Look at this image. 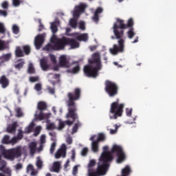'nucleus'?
I'll list each match as a JSON object with an SVG mask.
<instances>
[{
    "label": "nucleus",
    "mask_w": 176,
    "mask_h": 176,
    "mask_svg": "<svg viewBox=\"0 0 176 176\" xmlns=\"http://www.w3.org/2000/svg\"><path fill=\"white\" fill-rule=\"evenodd\" d=\"M134 25V21L133 18H130L126 25L124 23V20L117 19V22L114 23L113 26V34L116 39H120L118 41V45L114 44L112 48L109 49V52L113 56L119 54V53H123L124 52V39L122 38L124 36V30L131 28Z\"/></svg>",
    "instance_id": "nucleus-1"
},
{
    "label": "nucleus",
    "mask_w": 176,
    "mask_h": 176,
    "mask_svg": "<svg viewBox=\"0 0 176 176\" xmlns=\"http://www.w3.org/2000/svg\"><path fill=\"white\" fill-rule=\"evenodd\" d=\"M67 100H66V104L67 107V113L66 115L67 119L71 118L73 120H67L65 121V124L67 126H72L76 119H78V109L76 108V101L80 100L82 97V89L79 87L74 88L73 91L68 92L67 94Z\"/></svg>",
    "instance_id": "nucleus-2"
},
{
    "label": "nucleus",
    "mask_w": 176,
    "mask_h": 176,
    "mask_svg": "<svg viewBox=\"0 0 176 176\" xmlns=\"http://www.w3.org/2000/svg\"><path fill=\"white\" fill-rule=\"evenodd\" d=\"M52 43H48L43 47V50L46 52H52V50H64L65 46H70L71 49H78L80 44L76 40L68 37H63L56 39V41H51Z\"/></svg>",
    "instance_id": "nucleus-3"
},
{
    "label": "nucleus",
    "mask_w": 176,
    "mask_h": 176,
    "mask_svg": "<svg viewBox=\"0 0 176 176\" xmlns=\"http://www.w3.org/2000/svg\"><path fill=\"white\" fill-rule=\"evenodd\" d=\"M89 64L84 67V74L88 78H97L98 71L101 69V55L100 52H96L91 55Z\"/></svg>",
    "instance_id": "nucleus-4"
},
{
    "label": "nucleus",
    "mask_w": 176,
    "mask_h": 176,
    "mask_svg": "<svg viewBox=\"0 0 176 176\" xmlns=\"http://www.w3.org/2000/svg\"><path fill=\"white\" fill-rule=\"evenodd\" d=\"M124 108V104H119V99L116 102H113L111 104L110 111H109V118L110 119H118L123 115V109Z\"/></svg>",
    "instance_id": "nucleus-5"
},
{
    "label": "nucleus",
    "mask_w": 176,
    "mask_h": 176,
    "mask_svg": "<svg viewBox=\"0 0 176 176\" xmlns=\"http://www.w3.org/2000/svg\"><path fill=\"white\" fill-rule=\"evenodd\" d=\"M104 91L109 97H115L119 93V87L117 83L107 80L104 82Z\"/></svg>",
    "instance_id": "nucleus-6"
},
{
    "label": "nucleus",
    "mask_w": 176,
    "mask_h": 176,
    "mask_svg": "<svg viewBox=\"0 0 176 176\" xmlns=\"http://www.w3.org/2000/svg\"><path fill=\"white\" fill-rule=\"evenodd\" d=\"M109 149L108 146H104L103 152L99 158V163H102L107 166H109V162L113 160V157L111 154V152L108 151Z\"/></svg>",
    "instance_id": "nucleus-7"
},
{
    "label": "nucleus",
    "mask_w": 176,
    "mask_h": 176,
    "mask_svg": "<svg viewBox=\"0 0 176 176\" xmlns=\"http://www.w3.org/2000/svg\"><path fill=\"white\" fill-rule=\"evenodd\" d=\"M108 166L102 164L101 162L98 163V168L96 171H94L93 169H88V176H100L105 175L107 173V168H108Z\"/></svg>",
    "instance_id": "nucleus-8"
},
{
    "label": "nucleus",
    "mask_w": 176,
    "mask_h": 176,
    "mask_svg": "<svg viewBox=\"0 0 176 176\" xmlns=\"http://www.w3.org/2000/svg\"><path fill=\"white\" fill-rule=\"evenodd\" d=\"M111 153L117 155V163H123L126 160V154L120 146L114 144L111 148Z\"/></svg>",
    "instance_id": "nucleus-9"
},
{
    "label": "nucleus",
    "mask_w": 176,
    "mask_h": 176,
    "mask_svg": "<svg viewBox=\"0 0 176 176\" xmlns=\"http://www.w3.org/2000/svg\"><path fill=\"white\" fill-rule=\"evenodd\" d=\"M21 146H19L14 148H11L8 150L4 153V156L6 159H9L10 160H14L16 157H20L21 156Z\"/></svg>",
    "instance_id": "nucleus-10"
},
{
    "label": "nucleus",
    "mask_w": 176,
    "mask_h": 176,
    "mask_svg": "<svg viewBox=\"0 0 176 176\" xmlns=\"http://www.w3.org/2000/svg\"><path fill=\"white\" fill-rule=\"evenodd\" d=\"M43 43H45V36L43 34H38L34 38V46L36 49L39 50Z\"/></svg>",
    "instance_id": "nucleus-11"
},
{
    "label": "nucleus",
    "mask_w": 176,
    "mask_h": 176,
    "mask_svg": "<svg viewBox=\"0 0 176 176\" xmlns=\"http://www.w3.org/2000/svg\"><path fill=\"white\" fill-rule=\"evenodd\" d=\"M58 64L61 68H69V67H71L69 60H68V58H67V56L65 55H62L59 57Z\"/></svg>",
    "instance_id": "nucleus-12"
},
{
    "label": "nucleus",
    "mask_w": 176,
    "mask_h": 176,
    "mask_svg": "<svg viewBox=\"0 0 176 176\" xmlns=\"http://www.w3.org/2000/svg\"><path fill=\"white\" fill-rule=\"evenodd\" d=\"M67 156V146L63 144L62 146L57 150L55 153V159H60V157H65Z\"/></svg>",
    "instance_id": "nucleus-13"
},
{
    "label": "nucleus",
    "mask_w": 176,
    "mask_h": 176,
    "mask_svg": "<svg viewBox=\"0 0 176 176\" xmlns=\"http://www.w3.org/2000/svg\"><path fill=\"white\" fill-rule=\"evenodd\" d=\"M94 138H96V135H92L90 138L89 140L92 141L91 143V149L92 151L94 152L95 153H97V152H98V142H96V140H94Z\"/></svg>",
    "instance_id": "nucleus-14"
},
{
    "label": "nucleus",
    "mask_w": 176,
    "mask_h": 176,
    "mask_svg": "<svg viewBox=\"0 0 176 176\" xmlns=\"http://www.w3.org/2000/svg\"><path fill=\"white\" fill-rule=\"evenodd\" d=\"M102 12H104V10L102 9V8H101V7L98 8L96 10L94 14L92 17L93 21H95L96 23L98 22V21L100 20V16L98 15L101 14V13H102Z\"/></svg>",
    "instance_id": "nucleus-15"
},
{
    "label": "nucleus",
    "mask_w": 176,
    "mask_h": 176,
    "mask_svg": "<svg viewBox=\"0 0 176 176\" xmlns=\"http://www.w3.org/2000/svg\"><path fill=\"white\" fill-rule=\"evenodd\" d=\"M0 85L3 89H6L9 86V79L6 78V76L3 75L0 78Z\"/></svg>",
    "instance_id": "nucleus-16"
},
{
    "label": "nucleus",
    "mask_w": 176,
    "mask_h": 176,
    "mask_svg": "<svg viewBox=\"0 0 176 176\" xmlns=\"http://www.w3.org/2000/svg\"><path fill=\"white\" fill-rule=\"evenodd\" d=\"M17 122H15L12 123L10 126L7 127V133H10V134H14L16 133V129L18 127Z\"/></svg>",
    "instance_id": "nucleus-17"
},
{
    "label": "nucleus",
    "mask_w": 176,
    "mask_h": 176,
    "mask_svg": "<svg viewBox=\"0 0 176 176\" xmlns=\"http://www.w3.org/2000/svg\"><path fill=\"white\" fill-rule=\"evenodd\" d=\"M61 169V163L58 161L54 162L52 166L54 173H60Z\"/></svg>",
    "instance_id": "nucleus-18"
},
{
    "label": "nucleus",
    "mask_w": 176,
    "mask_h": 176,
    "mask_svg": "<svg viewBox=\"0 0 176 176\" xmlns=\"http://www.w3.org/2000/svg\"><path fill=\"white\" fill-rule=\"evenodd\" d=\"M29 148L30 151V154L35 155V153L36 152V142H32L31 143H30Z\"/></svg>",
    "instance_id": "nucleus-19"
},
{
    "label": "nucleus",
    "mask_w": 176,
    "mask_h": 176,
    "mask_svg": "<svg viewBox=\"0 0 176 176\" xmlns=\"http://www.w3.org/2000/svg\"><path fill=\"white\" fill-rule=\"evenodd\" d=\"M10 57H12L11 54H6L0 57V64L3 63H6V61H9L10 60Z\"/></svg>",
    "instance_id": "nucleus-20"
},
{
    "label": "nucleus",
    "mask_w": 176,
    "mask_h": 176,
    "mask_svg": "<svg viewBox=\"0 0 176 176\" xmlns=\"http://www.w3.org/2000/svg\"><path fill=\"white\" fill-rule=\"evenodd\" d=\"M40 65L43 71H47L49 69V65H47V60L45 59H41L40 60Z\"/></svg>",
    "instance_id": "nucleus-21"
},
{
    "label": "nucleus",
    "mask_w": 176,
    "mask_h": 176,
    "mask_svg": "<svg viewBox=\"0 0 176 176\" xmlns=\"http://www.w3.org/2000/svg\"><path fill=\"white\" fill-rule=\"evenodd\" d=\"M86 8H87V6H86V4L81 3L79 6H76V10L78 11L80 13H85Z\"/></svg>",
    "instance_id": "nucleus-22"
},
{
    "label": "nucleus",
    "mask_w": 176,
    "mask_h": 176,
    "mask_svg": "<svg viewBox=\"0 0 176 176\" xmlns=\"http://www.w3.org/2000/svg\"><path fill=\"white\" fill-rule=\"evenodd\" d=\"M38 111H45L47 108V104L45 102H39L37 105Z\"/></svg>",
    "instance_id": "nucleus-23"
},
{
    "label": "nucleus",
    "mask_w": 176,
    "mask_h": 176,
    "mask_svg": "<svg viewBox=\"0 0 176 176\" xmlns=\"http://www.w3.org/2000/svg\"><path fill=\"white\" fill-rule=\"evenodd\" d=\"M24 64H25L24 60L23 59H19L17 63L14 65V68H16V69H21V68L24 67Z\"/></svg>",
    "instance_id": "nucleus-24"
},
{
    "label": "nucleus",
    "mask_w": 176,
    "mask_h": 176,
    "mask_svg": "<svg viewBox=\"0 0 176 176\" xmlns=\"http://www.w3.org/2000/svg\"><path fill=\"white\" fill-rule=\"evenodd\" d=\"M129 28V30L127 32V36L129 39H133L135 35V32H134V28L133 26Z\"/></svg>",
    "instance_id": "nucleus-25"
},
{
    "label": "nucleus",
    "mask_w": 176,
    "mask_h": 176,
    "mask_svg": "<svg viewBox=\"0 0 176 176\" xmlns=\"http://www.w3.org/2000/svg\"><path fill=\"white\" fill-rule=\"evenodd\" d=\"M76 39L78 41H83L84 42H87V41L89 39V36L87 34H82L80 36H78L76 37Z\"/></svg>",
    "instance_id": "nucleus-26"
},
{
    "label": "nucleus",
    "mask_w": 176,
    "mask_h": 176,
    "mask_svg": "<svg viewBox=\"0 0 176 176\" xmlns=\"http://www.w3.org/2000/svg\"><path fill=\"white\" fill-rule=\"evenodd\" d=\"M69 25L72 28H76L78 27V19H71L69 21Z\"/></svg>",
    "instance_id": "nucleus-27"
},
{
    "label": "nucleus",
    "mask_w": 176,
    "mask_h": 176,
    "mask_svg": "<svg viewBox=\"0 0 176 176\" xmlns=\"http://www.w3.org/2000/svg\"><path fill=\"white\" fill-rule=\"evenodd\" d=\"M105 140H106L105 134L99 133L98 135V138L96 141L99 143V142H104V141H105Z\"/></svg>",
    "instance_id": "nucleus-28"
},
{
    "label": "nucleus",
    "mask_w": 176,
    "mask_h": 176,
    "mask_svg": "<svg viewBox=\"0 0 176 176\" xmlns=\"http://www.w3.org/2000/svg\"><path fill=\"white\" fill-rule=\"evenodd\" d=\"M15 54L16 57H24V53H23V51L20 47H16Z\"/></svg>",
    "instance_id": "nucleus-29"
},
{
    "label": "nucleus",
    "mask_w": 176,
    "mask_h": 176,
    "mask_svg": "<svg viewBox=\"0 0 176 176\" xmlns=\"http://www.w3.org/2000/svg\"><path fill=\"white\" fill-rule=\"evenodd\" d=\"M38 118L40 120H43L45 118H50V113L45 116V113H43V111H41L40 113L38 116Z\"/></svg>",
    "instance_id": "nucleus-30"
},
{
    "label": "nucleus",
    "mask_w": 176,
    "mask_h": 176,
    "mask_svg": "<svg viewBox=\"0 0 176 176\" xmlns=\"http://www.w3.org/2000/svg\"><path fill=\"white\" fill-rule=\"evenodd\" d=\"M2 142L3 144H6V145L10 144V136L8 135H4Z\"/></svg>",
    "instance_id": "nucleus-31"
},
{
    "label": "nucleus",
    "mask_w": 176,
    "mask_h": 176,
    "mask_svg": "<svg viewBox=\"0 0 176 176\" xmlns=\"http://www.w3.org/2000/svg\"><path fill=\"white\" fill-rule=\"evenodd\" d=\"M80 71V67L79 65H76L72 70H68V72H71V74H78Z\"/></svg>",
    "instance_id": "nucleus-32"
},
{
    "label": "nucleus",
    "mask_w": 176,
    "mask_h": 176,
    "mask_svg": "<svg viewBox=\"0 0 176 176\" xmlns=\"http://www.w3.org/2000/svg\"><path fill=\"white\" fill-rule=\"evenodd\" d=\"M34 122H31L30 124L25 129V133L28 134H30L32 131V129H34Z\"/></svg>",
    "instance_id": "nucleus-33"
},
{
    "label": "nucleus",
    "mask_w": 176,
    "mask_h": 176,
    "mask_svg": "<svg viewBox=\"0 0 176 176\" xmlns=\"http://www.w3.org/2000/svg\"><path fill=\"white\" fill-rule=\"evenodd\" d=\"M28 74H35V68H34V65L32 63H30L28 69Z\"/></svg>",
    "instance_id": "nucleus-34"
},
{
    "label": "nucleus",
    "mask_w": 176,
    "mask_h": 176,
    "mask_svg": "<svg viewBox=\"0 0 176 176\" xmlns=\"http://www.w3.org/2000/svg\"><path fill=\"white\" fill-rule=\"evenodd\" d=\"M36 166L37 168H38V170L42 169V167H43V162H42V160L40 158H38L36 163Z\"/></svg>",
    "instance_id": "nucleus-35"
},
{
    "label": "nucleus",
    "mask_w": 176,
    "mask_h": 176,
    "mask_svg": "<svg viewBox=\"0 0 176 176\" xmlns=\"http://www.w3.org/2000/svg\"><path fill=\"white\" fill-rule=\"evenodd\" d=\"M12 32L14 34V35H17L19 32H20V28L17 25H12Z\"/></svg>",
    "instance_id": "nucleus-36"
},
{
    "label": "nucleus",
    "mask_w": 176,
    "mask_h": 176,
    "mask_svg": "<svg viewBox=\"0 0 176 176\" xmlns=\"http://www.w3.org/2000/svg\"><path fill=\"white\" fill-rule=\"evenodd\" d=\"M80 126V122L78 121V122L76 123L72 128V134H74V133H76L78 131V129H79Z\"/></svg>",
    "instance_id": "nucleus-37"
},
{
    "label": "nucleus",
    "mask_w": 176,
    "mask_h": 176,
    "mask_svg": "<svg viewBox=\"0 0 176 176\" xmlns=\"http://www.w3.org/2000/svg\"><path fill=\"white\" fill-rule=\"evenodd\" d=\"M51 30L52 31V34H56V32L58 31V29L57 28V25H56V23H51Z\"/></svg>",
    "instance_id": "nucleus-38"
},
{
    "label": "nucleus",
    "mask_w": 176,
    "mask_h": 176,
    "mask_svg": "<svg viewBox=\"0 0 176 176\" xmlns=\"http://www.w3.org/2000/svg\"><path fill=\"white\" fill-rule=\"evenodd\" d=\"M16 113V118H22L23 116V111H21V108L17 107L15 110Z\"/></svg>",
    "instance_id": "nucleus-39"
},
{
    "label": "nucleus",
    "mask_w": 176,
    "mask_h": 176,
    "mask_svg": "<svg viewBox=\"0 0 176 176\" xmlns=\"http://www.w3.org/2000/svg\"><path fill=\"white\" fill-rule=\"evenodd\" d=\"M23 52L25 53V54L28 55L30 54V53H31V47H30V46L28 45H25L23 46Z\"/></svg>",
    "instance_id": "nucleus-40"
},
{
    "label": "nucleus",
    "mask_w": 176,
    "mask_h": 176,
    "mask_svg": "<svg viewBox=\"0 0 176 176\" xmlns=\"http://www.w3.org/2000/svg\"><path fill=\"white\" fill-rule=\"evenodd\" d=\"M39 134H41V126H37L34 130V136L38 137Z\"/></svg>",
    "instance_id": "nucleus-41"
},
{
    "label": "nucleus",
    "mask_w": 176,
    "mask_h": 176,
    "mask_svg": "<svg viewBox=\"0 0 176 176\" xmlns=\"http://www.w3.org/2000/svg\"><path fill=\"white\" fill-rule=\"evenodd\" d=\"M0 161H1V155H0ZM1 166H0V171H3L5 170V168L6 167V162L3 161L0 162Z\"/></svg>",
    "instance_id": "nucleus-42"
},
{
    "label": "nucleus",
    "mask_w": 176,
    "mask_h": 176,
    "mask_svg": "<svg viewBox=\"0 0 176 176\" xmlns=\"http://www.w3.org/2000/svg\"><path fill=\"white\" fill-rule=\"evenodd\" d=\"M56 142H53L51 145L50 152L51 155H53L54 153V151H56Z\"/></svg>",
    "instance_id": "nucleus-43"
},
{
    "label": "nucleus",
    "mask_w": 176,
    "mask_h": 176,
    "mask_svg": "<svg viewBox=\"0 0 176 176\" xmlns=\"http://www.w3.org/2000/svg\"><path fill=\"white\" fill-rule=\"evenodd\" d=\"M34 89L36 91H41L42 90V84L36 83L34 86Z\"/></svg>",
    "instance_id": "nucleus-44"
},
{
    "label": "nucleus",
    "mask_w": 176,
    "mask_h": 176,
    "mask_svg": "<svg viewBox=\"0 0 176 176\" xmlns=\"http://www.w3.org/2000/svg\"><path fill=\"white\" fill-rule=\"evenodd\" d=\"M64 127H65V122L63 121H59L58 130H63Z\"/></svg>",
    "instance_id": "nucleus-45"
},
{
    "label": "nucleus",
    "mask_w": 176,
    "mask_h": 176,
    "mask_svg": "<svg viewBox=\"0 0 176 176\" xmlns=\"http://www.w3.org/2000/svg\"><path fill=\"white\" fill-rule=\"evenodd\" d=\"M6 32V29H5V25L3 23H0V34H5Z\"/></svg>",
    "instance_id": "nucleus-46"
},
{
    "label": "nucleus",
    "mask_w": 176,
    "mask_h": 176,
    "mask_svg": "<svg viewBox=\"0 0 176 176\" xmlns=\"http://www.w3.org/2000/svg\"><path fill=\"white\" fill-rule=\"evenodd\" d=\"M115 129H110V134H116L118 132V129H119V126L118 124H114Z\"/></svg>",
    "instance_id": "nucleus-47"
},
{
    "label": "nucleus",
    "mask_w": 176,
    "mask_h": 176,
    "mask_svg": "<svg viewBox=\"0 0 176 176\" xmlns=\"http://www.w3.org/2000/svg\"><path fill=\"white\" fill-rule=\"evenodd\" d=\"M5 49H6L5 41L0 40V51L5 50Z\"/></svg>",
    "instance_id": "nucleus-48"
},
{
    "label": "nucleus",
    "mask_w": 176,
    "mask_h": 176,
    "mask_svg": "<svg viewBox=\"0 0 176 176\" xmlns=\"http://www.w3.org/2000/svg\"><path fill=\"white\" fill-rule=\"evenodd\" d=\"M20 3H21V1L20 0H12V5L15 8L20 6Z\"/></svg>",
    "instance_id": "nucleus-49"
},
{
    "label": "nucleus",
    "mask_w": 176,
    "mask_h": 176,
    "mask_svg": "<svg viewBox=\"0 0 176 176\" xmlns=\"http://www.w3.org/2000/svg\"><path fill=\"white\" fill-rule=\"evenodd\" d=\"M1 8H2V9H9V2L3 1L1 3Z\"/></svg>",
    "instance_id": "nucleus-50"
},
{
    "label": "nucleus",
    "mask_w": 176,
    "mask_h": 176,
    "mask_svg": "<svg viewBox=\"0 0 176 176\" xmlns=\"http://www.w3.org/2000/svg\"><path fill=\"white\" fill-rule=\"evenodd\" d=\"M47 130H54L56 129V125L54 123H50L47 126Z\"/></svg>",
    "instance_id": "nucleus-51"
},
{
    "label": "nucleus",
    "mask_w": 176,
    "mask_h": 176,
    "mask_svg": "<svg viewBox=\"0 0 176 176\" xmlns=\"http://www.w3.org/2000/svg\"><path fill=\"white\" fill-rule=\"evenodd\" d=\"M47 91H49L50 94H55L56 93V89H54V87H47Z\"/></svg>",
    "instance_id": "nucleus-52"
},
{
    "label": "nucleus",
    "mask_w": 176,
    "mask_h": 176,
    "mask_svg": "<svg viewBox=\"0 0 176 176\" xmlns=\"http://www.w3.org/2000/svg\"><path fill=\"white\" fill-rule=\"evenodd\" d=\"M30 81L34 83V82H38L39 80V77L38 76H31L30 77Z\"/></svg>",
    "instance_id": "nucleus-53"
},
{
    "label": "nucleus",
    "mask_w": 176,
    "mask_h": 176,
    "mask_svg": "<svg viewBox=\"0 0 176 176\" xmlns=\"http://www.w3.org/2000/svg\"><path fill=\"white\" fill-rule=\"evenodd\" d=\"M40 144H46V135H41L40 138Z\"/></svg>",
    "instance_id": "nucleus-54"
},
{
    "label": "nucleus",
    "mask_w": 176,
    "mask_h": 176,
    "mask_svg": "<svg viewBox=\"0 0 176 176\" xmlns=\"http://www.w3.org/2000/svg\"><path fill=\"white\" fill-rule=\"evenodd\" d=\"M79 167V165H76L74 166L73 170H72V174L73 175H76L78 174V168Z\"/></svg>",
    "instance_id": "nucleus-55"
},
{
    "label": "nucleus",
    "mask_w": 176,
    "mask_h": 176,
    "mask_svg": "<svg viewBox=\"0 0 176 176\" xmlns=\"http://www.w3.org/2000/svg\"><path fill=\"white\" fill-rule=\"evenodd\" d=\"M95 166H96V160H90V162L88 164L89 168H91V167H94Z\"/></svg>",
    "instance_id": "nucleus-56"
},
{
    "label": "nucleus",
    "mask_w": 176,
    "mask_h": 176,
    "mask_svg": "<svg viewBox=\"0 0 176 176\" xmlns=\"http://www.w3.org/2000/svg\"><path fill=\"white\" fill-rule=\"evenodd\" d=\"M19 141L20 140L16 137H13L10 140V144H12L14 145V144H17Z\"/></svg>",
    "instance_id": "nucleus-57"
},
{
    "label": "nucleus",
    "mask_w": 176,
    "mask_h": 176,
    "mask_svg": "<svg viewBox=\"0 0 176 176\" xmlns=\"http://www.w3.org/2000/svg\"><path fill=\"white\" fill-rule=\"evenodd\" d=\"M23 137H24V135H23V131L21 130H19L16 138L20 141V140H23Z\"/></svg>",
    "instance_id": "nucleus-58"
},
{
    "label": "nucleus",
    "mask_w": 176,
    "mask_h": 176,
    "mask_svg": "<svg viewBox=\"0 0 176 176\" xmlns=\"http://www.w3.org/2000/svg\"><path fill=\"white\" fill-rule=\"evenodd\" d=\"M79 28H80V30H82V31H85V30H86L85 22L80 21L79 23Z\"/></svg>",
    "instance_id": "nucleus-59"
},
{
    "label": "nucleus",
    "mask_w": 176,
    "mask_h": 176,
    "mask_svg": "<svg viewBox=\"0 0 176 176\" xmlns=\"http://www.w3.org/2000/svg\"><path fill=\"white\" fill-rule=\"evenodd\" d=\"M87 152H89L88 148H83L81 151L82 156H86L87 155Z\"/></svg>",
    "instance_id": "nucleus-60"
},
{
    "label": "nucleus",
    "mask_w": 176,
    "mask_h": 176,
    "mask_svg": "<svg viewBox=\"0 0 176 176\" xmlns=\"http://www.w3.org/2000/svg\"><path fill=\"white\" fill-rule=\"evenodd\" d=\"M0 16H3V17H6V16H8V12L6 10H0Z\"/></svg>",
    "instance_id": "nucleus-61"
},
{
    "label": "nucleus",
    "mask_w": 176,
    "mask_h": 176,
    "mask_svg": "<svg viewBox=\"0 0 176 176\" xmlns=\"http://www.w3.org/2000/svg\"><path fill=\"white\" fill-rule=\"evenodd\" d=\"M132 112H133V109H126V116H131Z\"/></svg>",
    "instance_id": "nucleus-62"
},
{
    "label": "nucleus",
    "mask_w": 176,
    "mask_h": 176,
    "mask_svg": "<svg viewBox=\"0 0 176 176\" xmlns=\"http://www.w3.org/2000/svg\"><path fill=\"white\" fill-rule=\"evenodd\" d=\"M66 142H67V144H68V145H71V144H72V138L67 137L66 139Z\"/></svg>",
    "instance_id": "nucleus-63"
},
{
    "label": "nucleus",
    "mask_w": 176,
    "mask_h": 176,
    "mask_svg": "<svg viewBox=\"0 0 176 176\" xmlns=\"http://www.w3.org/2000/svg\"><path fill=\"white\" fill-rule=\"evenodd\" d=\"M80 14L81 13L79 11L75 10L74 12V17H79L80 16Z\"/></svg>",
    "instance_id": "nucleus-64"
}]
</instances>
